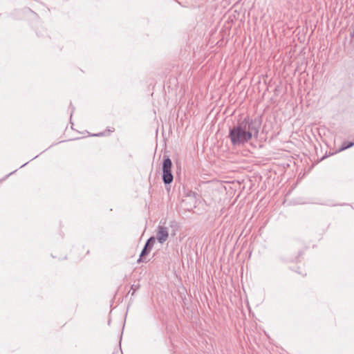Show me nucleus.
Masks as SVG:
<instances>
[{"mask_svg":"<svg viewBox=\"0 0 354 354\" xmlns=\"http://www.w3.org/2000/svg\"><path fill=\"white\" fill-rule=\"evenodd\" d=\"M261 126L259 118H250L246 116L232 128L230 129L229 138L233 146L243 145L248 143L252 138H257Z\"/></svg>","mask_w":354,"mask_h":354,"instance_id":"f257e3e1","label":"nucleus"},{"mask_svg":"<svg viewBox=\"0 0 354 354\" xmlns=\"http://www.w3.org/2000/svg\"><path fill=\"white\" fill-rule=\"evenodd\" d=\"M162 162V180L165 184H170L174 179L171 173L172 162L168 156H164Z\"/></svg>","mask_w":354,"mask_h":354,"instance_id":"f03ea898","label":"nucleus"},{"mask_svg":"<svg viewBox=\"0 0 354 354\" xmlns=\"http://www.w3.org/2000/svg\"><path fill=\"white\" fill-rule=\"evenodd\" d=\"M168 228L163 225H159L156 232V239L158 242L160 243L165 242L168 238Z\"/></svg>","mask_w":354,"mask_h":354,"instance_id":"7ed1b4c3","label":"nucleus"},{"mask_svg":"<svg viewBox=\"0 0 354 354\" xmlns=\"http://www.w3.org/2000/svg\"><path fill=\"white\" fill-rule=\"evenodd\" d=\"M153 245H145V247L140 254V257L137 261L138 263L145 261V256L151 252Z\"/></svg>","mask_w":354,"mask_h":354,"instance_id":"20e7f679","label":"nucleus"},{"mask_svg":"<svg viewBox=\"0 0 354 354\" xmlns=\"http://www.w3.org/2000/svg\"><path fill=\"white\" fill-rule=\"evenodd\" d=\"M354 145V143L352 142H344L342 143V145L341 147V148L339 149V151H344V150H346L351 147H353Z\"/></svg>","mask_w":354,"mask_h":354,"instance_id":"39448f33","label":"nucleus"},{"mask_svg":"<svg viewBox=\"0 0 354 354\" xmlns=\"http://www.w3.org/2000/svg\"><path fill=\"white\" fill-rule=\"evenodd\" d=\"M140 288V284H133L131 287V290L129 293H131V296L135 295V292Z\"/></svg>","mask_w":354,"mask_h":354,"instance_id":"423d86ee","label":"nucleus"},{"mask_svg":"<svg viewBox=\"0 0 354 354\" xmlns=\"http://www.w3.org/2000/svg\"><path fill=\"white\" fill-rule=\"evenodd\" d=\"M156 239V236H151L145 243H155Z\"/></svg>","mask_w":354,"mask_h":354,"instance_id":"0eeeda50","label":"nucleus"},{"mask_svg":"<svg viewBox=\"0 0 354 354\" xmlns=\"http://www.w3.org/2000/svg\"><path fill=\"white\" fill-rule=\"evenodd\" d=\"M351 37H354V25H353V31L351 32Z\"/></svg>","mask_w":354,"mask_h":354,"instance_id":"6e6552de","label":"nucleus"},{"mask_svg":"<svg viewBox=\"0 0 354 354\" xmlns=\"http://www.w3.org/2000/svg\"><path fill=\"white\" fill-rule=\"evenodd\" d=\"M102 135H103V133H99V134H97L96 136H102Z\"/></svg>","mask_w":354,"mask_h":354,"instance_id":"1a4fd4ad","label":"nucleus"}]
</instances>
